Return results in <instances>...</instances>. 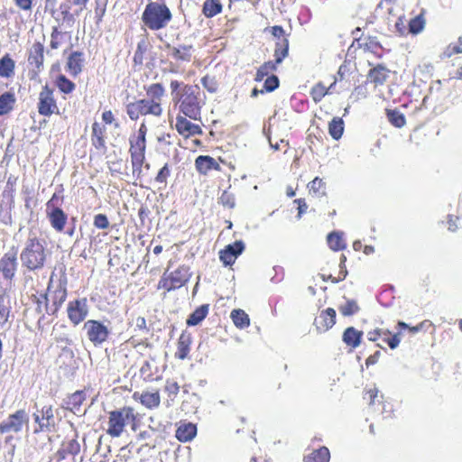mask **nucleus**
I'll return each instance as SVG.
<instances>
[{
	"instance_id": "nucleus-57",
	"label": "nucleus",
	"mask_w": 462,
	"mask_h": 462,
	"mask_svg": "<svg viewBox=\"0 0 462 462\" xmlns=\"http://www.w3.org/2000/svg\"><path fill=\"white\" fill-rule=\"evenodd\" d=\"M171 167L168 163H165L158 171L155 176V182L159 184H163V187H166L167 180L171 176Z\"/></svg>"
},
{
	"instance_id": "nucleus-34",
	"label": "nucleus",
	"mask_w": 462,
	"mask_h": 462,
	"mask_svg": "<svg viewBox=\"0 0 462 462\" xmlns=\"http://www.w3.org/2000/svg\"><path fill=\"white\" fill-rule=\"evenodd\" d=\"M17 98L14 91H5L0 95V116L9 115L15 107Z\"/></svg>"
},
{
	"instance_id": "nucleus-56",
	"label": "nucleus",
	"mask_w": 462,
	"mask_h": 462,
	"mask_svg": "<svg viewBox=\"0 0 462 462\" xmlns=\"http://www.w3.org/2000/svg\"><path fill=\"white\" fill-rule=\"evenodd\" d=\"M164 391L171 401H174L180 393V385L176 381L167 380L165 383Z\"/></svg>"
},
{
	"instance_id": "nucleus-6",
	"label": "nucleus",
	"mask_w": 462,
	"mask_h": 462,
	"mask_svg": "<svg viewBox=\"0 0 462 462\" xmlns=\"http://www.w3.org/2000/svg\"><path fill=\"white\" fill-rule=\"evenodd\" d=\"M148 128L144 123L141 124L136 133L129 137V154L133 174L140 176L146 160V134Z\"/></svg>"
},
{
	"instance_id": "nucleus-44",
	"label": "nucleus",
	"mask_w": 462,
	"mask_h": 462,
	"mask_svg": "<svg viewBox=\"0 0 462 462\" xmlns=\"http://www.w3.org/2000/svg\"><path fill=\"white\" fill-rule=\"evenodd\" d=\"M308 189L309 193L317 198L324 197L327 194L326 182L319 177L314 178V180L309 182Z\"/></svg>"
},
{
	"instance_id": "nucleus-64",
	"label": "nucleus",
	"mask_w": 462,
	"mask_h": 462,
	"mask_svg": "<svg viewBox=\"0 0 462 462\" xmlns=\"http://www.w3.org/2000/svg\"><path fill=\"white\" fill-rule=\"evenodd\" d=\"M271 34L277 39V41H280L282 38H288L285 34L284 29L281 25H274L272 26L270 29Z\"/></svg>"
},
{
	"instance_id": "nucleus-59",
	"label": "nucleus",
	"mask_w": 462,
	"mask_h": 462,
	"mask_svg": "<svg viewBox=\"0 0 462 462\" xmlns=\"http://www.w3.org/2000/svg\"><path fill=\"white\" fill-rule=\"evenodd\" d=\"M60 14L62 16L63 23H74V21H75L74 15L70 13V5L69 4H66V3L60 4Z\"/></svg>"
},
{
	"instance_id": "nucleus-32",
	"label": "nucleus",
	"mask_w": 462,
	"mask_h": 462,
	"mask_svg": "<svg viewBox=\"0 0 462 462\" xmlns=\"http://www.w3.org/2000/svg\"><path fill=\"white\" fill-rule=\"evenodd\" d=\"M191 335L187 331H182L177 342V350L174 354L175 358L184 360L188 357L190 351Z\"/></svg>"
},
{
	"instance_id": "nucleus-8",
	"label": "nucleus",
	"mask_w": 462,
	"mask_h": 462,
	"mask_svg": "<svg viewBox=\"0 0 462 462\" xmlns=\"http://www.w3.org/2000/svg\"><path fill=\"white\" fill-rule=\"evenodd\" d=\"M172 19V14L165 4L151 2L142 14V22L151 31L165 28Z\"/></svg>"
},
{
	"instance_id": "nucleus-10",
	"label": "nucleus",
	"mask_w": 462,
	"mask_h": 462,
	"mask_svg": "<svg viewBox=\"0 0 462 462\" xmlns=\"http://www.w3.org/2000/svg\"><path fill=\"white\" fill-rule=\"evenodd\" d=\"M63 202V197L53 193L51 198L46 203V217L51 226L57 232H64L68 222V215L60 208Z\"/></svg>"
},
{
	"instance_id": "nucleus-61",
	"label": "nucleus",
	"mask_w": 462,
	"mask_h": 462,
	"mask_svg": "<svg viewBox=\"0 0 462 462\" xmlns=\"http://www.w3.org/2000/svg\"><path fill=\"white\" fill-rule=\"evenodd\" d=\"M446 55L448 57H451L455 54H460L462 53V41L461 38H459L457 42L450 43L445 51Z\"/></svg>"
},
{
	"instance_id": "nucleus-63",
	"label": "nucleus",
	"mask_w": 462,
	"mask_h": 462,
	"mask_svg": "<svg viewBox=\"0 0 462 462\" xmlns=\"http://www.w3.org/2000/svg\"><path fill=\"white\" fill-rule=\"evenodd\" d=\"M350 73V62L345 60L338 68L337 76V80H343L345 77Z\"/></svg>"
},
{
	"instance_id": "nucleus-24",
	"label": "nucleus",
	"mask_w": 462,
	"mask_h": 462,
	"mask_svg": "<svg viewBox=\"0 0 462 462\" xmlns=\"http://www.w3.org/2000/svg\"><path fill=\"white\" fill-rule=\"evenodd\" d=\"M133 399L134 401L139 402L142 405L149 410L156 409L160 406L161 403V396L159 390H155L154 392H134L133 394Z\"/></svg>"
},
{
	"instance_id": "nucleus-51",
	"label": "nucleus",
	"mask_w": 462,
	"mask_h": 462,
	"mask_svg": "<svg viewBox=\"0 0 462 462\" xmlns=\"http://www.w3.org/2000/svg\"><path fill=\"white\" fill-rule=\"evenodd\" d=\"M430 322L429 320H424L416 326H410L409 324L405 323L404 321L400 320L397 322L396 328H397V331L402 332V329H407V330H409L410 333L415 334V333L420 331L421 329H423L426 326H430Z\"/></svg>"
},
{
	"instance_id": "nucleus-7",
	"label": "nucleus",
	"mask_w": 462,
	"mask_h": 462,
	"mask_svg": "<svg viewBox=\"0 0 462 462\" xmlns=\"http://www.w3.org/2000/svg\"><path fill=\"white\" fill-rule=\"evenodd\" d=\"M68 278L65 272H62L60 278L54 285L53 273L51 275L47 291L48 301L46 303V314L50 316H57L60 309L65 302L68 296Z\"/></svg>"
},
{
	"instance_id": "nucleus-3",
	"label": "nucleus",
	"mask_w": 462,
	"mask_h": 462,
	"mask_svg": "<svg viewBox=\"0 0 462 462\" xmlns=\"http://www.w3.org/2000/svg\"><path fill=\"white\" fill-rule=\"evenodd\" d=\"M145 97L126 105V114L133 121L141 116L161 117L163 115L165 88L162 83H152L144 87Z\"/></svg>"
},
{
	"instance_id": "nucleus-54",
	"label": "nucleus",
	"mask_w": 462,
	"mask_h": 462,
	"mask_svg": "<svg viewBox=\"0 0 462 462\" xmlns=\"http://www.w3.org/2000/svg\"><path fill=\"white\" fill-rule=\"evenodd\" d=\"M359 306L356 300H347L339 307V311L343 316H352L359 311Z\"/></svg>"
},
{
	"instance_id": "nucleus-25",
	"label": "nucleus",
	"mask_w": 462,
	"mask_h": 462,
	"mask_svg": "<svg viewBox=\"0 0 462 462\" xmlns=\"http://www.w3.org/2000/svg\"><path fill=\"white\" fill-rule=\"evenodd\" d=\"M195 167L201 175H208L211 171H221V167L217 160L209 155L198 156L195 160Z\"/></svg>"
},
{
	"instance_id": "nucleus-27",
	"label": "nucleus",
	"mask_w": 462,
	"mask_h": 462,
	"mask_svg": "<svg viewBox=\"0 0 462 462\" xmlns=\"http://www.w3.org/2000/svg\"><path fill=\"white\" fill-rule=\"evenodd\" d=\"M106 130L104 125L98 122H94L91 127V143L98 151H105Z\"/></svg>"
},
{
	"instance_id": "nucleus-14",
	"label": "nucleus",
	"mask_w": 462,
	"mask_h": 462,
	"mask_svg": "<svg viewBox=\"0 0 462 462\" xmlns=\"http://www.w3.org/2000/svg\"><path fill=\"white\" fill-rule=\"evenodd\" d=\"M33 420L37 426L34 433L51 431L55 427L54 410L52 405H44L40 411L33 413Z\"/></svg>"
},
{
	"instance_id": "nucleus-40",
	"label": "nucleus",
	"mask_w": 462,
	"mask_h": 462,
	"mask_svg": "<svg viewBox=\"0 0 462 462\" xmlns=\"http://www.w3.org/2000/svg\"><path fill=\"white\" fill-rule=\"evenodd\" d=\"M289 39L282 38L280 41H276L274 48V60L276 63H282L285 58L289 55Z\"/></svg>"
},
{
	"instance_id": "nucleus-35",
	"label": "nucleus",
	"mask_w": 462,
	"mask_h": 462,
	"mask_svg": "<svg viewBox=\"0 0 462 462\" xmlns=\"http://www.w3.org/2000/svg\"><path fill=\"white\" fill-rule=\"evenodd\" d=\"M197 434V426L191 422L180 423L176 430V438L181 442L190 441Z\"/></svg>"
},
{
	"instance_id": "nucleus-53",
	"label": "nucleus",
	"mask_w": 462,
	"mask_h": 462,
	"mask_svg": "<svg viewBox=\"0 0 462 462\" xmlns=\"http://www.w3.org/2000/svg\"><path fill=\"white\" fill-rule=\"evenodd\" d=\"M280 81L277 76L270 75L268 76L263 83V89H260L261 94H264L266 92H273L276 88H279Z\"/></svg>"
},
{
	"instance_id": "nucleus-62",
	"label": "nucleus",
	"mask_w": 462,
	"mask_h": 462,
	"mask_svg": "<svg viewBox=\"0 0 462 462\" xmlns=\"http://www.w3.org/2000/svg\"><path fill=\"white\" fill-rule=\"evenodd\" d=\"M201 84L211 93L216 92L217 89V82L208 75H206L201 79Z\"/></svg>"
},
{
	"instance_id": "nucleus-30",
	"label": "nucleus",
	"mask_w": 462,
	"mask_h": 462,
	"mask_svg": "<svg viewBox=\"0 0 462 462\" xmlns=\"http://www.w3.org/2000/svg\"><path fill=\"white\" fill-rule=\"evenodd\" d=\"M337 82V79L334 77L333 82L328 87H326L322 81L315 83L310 90V96L313 102L318 104L321 102L326 96L332 94V89L336 86Z\"/></svg>"
},
{
	"instance_id": "nucleus-22",
	"label": "nucleus",
	"mask_w": 462,
	"mask_h": 462,
	"mask_svg": "<svg viewBox=\"0 0 462 462\" xmlns=\"http://www.w3.org/2000/svg\"><path fill=\"white\" fill-rule=\"evenodd\" d=\"M80 452V444L76 439H64L60 448L56 451L54 457L56 462H61L69 457H76Z\"/></svg>"
},
{
	"instance_id": "nucleus-39",
	"label": "nucleus",
	"mask_w": 462,
	"mask_h": 462,
	"mask_svg": "<svg viewBox=\"0 0 462 462\" xmlns=\"http://www.w3.org/2000/svg\"><path fill=\"white\" fill-rule=\"evenodd\" d=\"M330 452L327 447H320L311 453L304 456L303 462H328Z\"/></svg>"
},
{
	"instance_id": "nucleus-36",
	"label": "nucleus",
	"mask_w": 462,
	"mask_h": 462,
	"mask_svg": "<svg viewBox=\"0 0 462 462\" xmlns=\"http://www.w3.org/2000/svg\"><path fill=\"white\" fill-rule=\"evenodd\" d=\"M15 73V61L9 53L0 59V78L11 79Z\"/></svg>"
},
{
	"instance_id": "nucleus-37",
	"label": "nucleus",
	"mask_w": 462,
	"mask_h": 462,
	"mask_svg": "<svg viewBox=\"0 0 462 462\" xmlns=\"http://www.w3.org/2000/svg\"><path fill=\"white\" fill-rule=\"evenodd\" d=\"M209 304H202L189 316L186 324L189 327L199 325L208 314Z\"/></svg>"
},
{
	"instance_id": "nucleus-5",
	"label": "nucleus",
	"mask_w": 462,
	"mask_h": 462,
	"mask_svg": "<svg viewBox=\"0 0 462 462\" xmlns=\"http://www.w3.org/2000/svg\"><path fill=\"white\" fill-rule=\"evenodd\" d=\"M20 259L23 266L30 272L44 267L47 260L44 243L38 237H29L21 252Z\"/></svg>"
},
{
	"instance_id": "nucleus-15",
	"label": "nucleus",
	"mask_w": 462,
	"mask_h": 462,
	"mask_svg": "<svg viewBox=\"0 0 462 462\" xmlns=\"http://www.w3.org/2000/svg\"><path fill=\"white\" fill-rule=\"evenodd\" d=\"M174 128L185 140L197 135L201 136L204 134L199 125L191 122V119L183 114L177 115Z\"/></svg>"
},
{
	"instance_id": "nucleus-60",
	"label": "nucleus",
	"mask_w": 462,
	"mask_h": 462,
	"mask_svg": "<svg viewBox=\"0 0 462 462\" xmlns=\"http://www.w3.org/2000/svg\"><path fill=\"white\" fill-rule=\"evenodd\" d=\"M94 226L98 229H106L109 226V221L105 214H97L94 217Z\"/></svg>"
},
{
	"instance_id": "nucleus-50",
	"label": "nucleus",
	"mask_w": 462,
	"mask_h": 462,
	"mask_svg": "<svg viewBox=\"0 0 462 462\" xmlns=\"http://www.w3.org/2000/svg\"><path fill=\"white\" fill-rule=\"evenodd\" d=\"M86 400V394L83 391H76L74 393L69 396L68 405L70 410L79 409L84 401Z\"/></svg>"
},
{
	"instance_id": "nucleus-42",
	"label": "nucleus",
	"mask_w": 462,
	"mask_h": 462,
	"mask_svg": "<svg viewBox=\"0 0 462 462\" xmlns=\"http://www.w3.org/2000/svg\"><path fill=\"white\" fill-rule=\"evenodd\" d=\"M54 84L58 89L65 95L71 94L76 88V84L63 74H60L56 77Z\"/></svg>"
},
{
	"instance_id": "nucleus-26",
	"label": "nucleus",
	"mask_w": 462,
	"mask_h": 462,
	"mask_svg": "<svg viewBox=\"0 0 462 462\" xmlns=\"http://www.w3.org/2000/svg\"><path fill=\"white\" fill-rule=\"evenodd\" d=\"M390 70L386 66L378 64L371 69L366 76V81L374 84V87L383 85L389 78Z\"/></svg>"
},
{
	"instance_id": "nucleus-43",
	"label": "nucleus",
	"mask_w": 462,
	"mask_h": 462,
	"mask_svg": "<svg viewBox=\"0 0 462 462\" xmlns=\"http://www.w3.org/2000/svg\"><path fill=\"white\" fill-rule=\"evenodd\" d=\"M230 318L232 319L235 326L238 328H245L250 325L248 314L241 309L233 310L231 311Z\"/></svg>"
},
{
	"instance_id": "nucleus-18",
	"label": "nucleus",
	"mask_w": 462,
	"mask_h": 462,
	"mask_svg": "<svg viewBox=\"0 0 462 462\" xmlns=\"http://www.w3.org/2000/svg\"><path fill=\"white\" fill-rule=\"evenodd\" d=\"M67 314L69 321L78 326L88 314V301L86 298L70 300L67 306Z\"/></svg>"
},
{
	"instance_id": "nucleus-1",
	"label": "nucleus",
	"mask_w": 462,
	"mask_h": 462,
	"mask_svg": "<svg viewBox=\"0 0 462 462\" xmlns=\"http://www.w3.org/2000/svg\"><path fill=\"white\" fill-rule=\"evenodd\" d=\"M172 101L179 109V114L197 121L201 119L202 108L206 105V95L198 85L185 84L171 80L170 84Z\"/></svg>"
},
{
	"instance_id": "nucleus-12",
	"label": "nucleus",
	"mask_w": 462,
	"mask_h": 462,
	"mask_svg": "<svg viewBox=\"0 0 462 462\" xmlns=\"http://www.w3.org/2000/svg\"><path fill=\"white\" fill-rule=\"evenodd\" d=\"M29 422V412L25 409H19L0 422V433H20L24 428H28Z\"/></svg>"
},
{
	"instance_id": "nucleus-11",
	"label": "nucleus",
	"mask_w": 462,
	"mask_h": 462,
	"mask_svg": "<svg viewBox=\"0 0 462 462\" xmlns=\"http://www.w3.org/2000/svg\"><path fill=\"white\" fill-rule=\"evenodd\" d=\"M187 273L188 269L183 265L172 272L165 271L157 284V290H164L169 292L181 288L189 281Z\"/></svg>"
},
{
	"instance_id": "nucleus-47",
	"label": "nucleus",
	"mask_w": 462,
	"mask_h": 462,
	"mask_svg": "<svg viewBox=\"0 0 462 462\" xmlns=\"http://www.w3.org/2000/svg\"><path fill=\"white\" fill-rule=\"evenodd\" d=\"M328 133L335 140L341 138L344 133V122L340 117H334L328 124Z\"/></svg>"
},
{
	"instance_id": "nucleus-33",
	"label": "nucleus",
	"mask_w": 462,
	"mask_h": 462,
	"mask_svg": "<svg viewBox=\"0 0 462 462\" xmlns=\"http://www.w3.org/2000/svg\"><path fill=\"white\" fill-rule=\"evenodd\" d=\"M167 48L171 50V56L177 61H186L189 62L191 60L193 53V46L181 44L179 46H171L167 45Z\"/></svg>"
},
{
	"instance_id": "nucleus-49",
	"label": "nucleus",
	"mask_w": 462,
	"mask_h": 462,
	"mask_svg": "<svg viewBox=\"0 0 462 462\" xmlns=\"http://www.w3.org/2000/svg\"><path fill=\"white\" fill-rule=\"evenodd\" d=\"M149 42L146 39L141 40L137 43V47L134 55V62L136 65H142L143 63L144 55L148 51Z\"/></svg>"
},
{
	"instance_id": "nucleus-52",
	"label": "nucleus",
	"mask_w": 462,
	"mask_h": 462,
	"mask_svg": "<svg viewBox=\"0 0 462 462\" xmlns=\"http://www.w3.org/2000/svg\"><path fill=\"white\" fill-rule=\"evenodd\" d=\"M33 302L36 304V311L42 314V317L39 319V323L44 318V312L46 313V303L48 301V295L45 293L41 294L40 296L33 295Z\"/></svg>"
},
{
	"instance_id": "nucleus-48",
	"label": "nucleus",
	"mask_w": 462,
	"mask_h": 462,
	"mask_svg": "<svg viewBox=\"0 0 462 462\" xmlns=\"http://www.w3.org/2000/svg\"><path fill=\"white\" fill-rule=\"evenodd\" d=\"M328 245L334 251H340L346 248V243L343 236L338 232H332L328 236Z\"/></svg>"
},
{
	"instance_id": "nucleus-16",
	"label": "nucleus",
	"mask_w": 462,
	"mask_h": 462,
	"mask_svg": "<svg viewBox=\"0 0 462 462\" xmlns=\"http://www.w3.org/2000/svg\"><path fill=\"white\" fill-rule=\"evenodd\" d=\"M18 270L17 250L13 247L0 258V274L5 281H13Z\"/></svg>"
},
{
	"instance_id": "nucleus-23",
	"label": "nucleus",
	"mask_w": 462,
	"mask_h": 462,
	"mask_svg": "<svg viewBox=\"0 0 462 462\" xmlns=\"http://www.w3.org/2000/svg\"><path fill=\"white\" fill-rule=\"evenodd\" d=\"M336 310L333 308H327L315 318L314 326L319 332L330 329L336 323Z\"/></svg>"
},
{
	"instance_id": "nucleus-21",
	"label": "nucleus",
	"mask_w": 462,
	"mask_h": 462,
	"mask_svg": "<svg viewBox=\"0 0 462 462\" xmlns=\"http://www.w3.org/2000/svg\"><path fill=\"white\" fill-rule=\"evenodd\" d=\"M364 399L366 400L367 403L374 407L375 410L380 411L382 414L390 413L392 411V406L390 403H385L383 396L379 394L377 388H370L365 391Z\"/></svg>"
},
{
	"instance_id": "nucleus-17",
	"label": "nucleus",
	"mask_w": 462,
	"mask_h": 462,
	"mask_svg": "<svg viewBox=\"0 0 462 462\" xmlns=\"http://www.w3.org/2000/svg\"><path fill=\"white\" fill-rule=\"evenodd\" d=\"M367 338L372 342L382 341V343L388 346L391 349H395L401 342V331L393 333L389 329L376 328L368 331Z\"/></svg>"
},
{
	"instance_id": "nucleus-58",
	"label": "nucleus",
	"mask_w": 462,
	"mask_h": 462,
	"mask_svg": "<svg viewBox=\"0 0 462 462\" xmlns=\"http://www.w3.org/2000/svg\"><path fill=\"white\" fill-rule=\"evenodd\" d=\"M106 10V0H96V6H95V18L96 23H99Z\"/></svg>"
},
{
	"instance_id": "nucleus-45",
	"label": "nucleus",
	"mask_w": 462,
	"mask_h": 462,
	"mask_svg": "<svg viewBox=\"0 0 462 462\" xmlns=\"http://www.w3.org/2000/svg\"><path fill=\"white\" fill-rule=\"evenodd\" d=\"M280 63H276L275 60H268L263 62L256 71L254 80L262 81L265 77L270 76L271 73L277 69Z\"/></svg>"
},
{
	"instance_id": "nucleus-38",
	"label": "nucleus",
	"mask_w": 462,
	"mask_h": 462,
	"mask_svg": "<svg viewBox=\"0 0 462 462\" xmlns=\"http://www.w3.org/2000/svg\"><path fill=\"white\" fill-rule=\"evenodd\" d=\"M223 5L220 0H205L202 14L206 18H212L222 13Z\"/></svg>"
},
{
	"instance_id": "nucleus-4",
	"label": "nucleus",
	"mask_w": 462,
	"mask_h": 462,
	"mask_svg": "<svg viewBox=\"0 0 462 462\" xmlns=\"http://www.w3.org/2000/svg\"><path fill=\"white\" fill-rule=\"evenodd\" d=\"M106 418L103 430L112 439L121 437L127 426H130L133 430H136L138 426V413L132 406H123L109 411Z\"/></svg>"
},
{
	"instance_id": "nucleus-9",
	"label": "nucleus",
	"mask_w": 462,
	"mask_h": 462,
	"mask_svg": "<svg viewBox=\"0 0 462 462\" xmlns=\"http://www.w3.org/2000/svg\"><path fill=\"white\" fill-rule=\"evenodd\" d=\"M36 107L38 114L45 118L60 115L55 89L49 83H45V85L42 86L38 92Z\"/></svg>"
},
{
	"instance_id": "nucleus-31",
	"label": "nucleus",
	"mask_w": 462,
	"mask_h": 462,
	"mask_svg": "<svg viewBox=\"0 0 462 462\" xmlns=\"http://www.w3.org/2000/svg\"><path fill=\"white\" fill-rule=\"evenodd\" d=\"M363 335V331L348 327L343 332L342 340L350 350H354L360 346Z\"/></svg>"
},
{
	"instance_id": "nucleus-2",
	"label": "nucleus",
	"mask_w": 462,
	"mask_h": 462,
	"mask_svg": "<svg viewBox=\"0 0 462 462\" xmlns=\"http://www.w3.org/2000/svg\"><path fill=\"white\" fill-rule=\"evenodd\" d=\"M145 97L126 105V114L133 121L141 116L161 117L163 115L165 88L162 83H152L144 87Z\"/></svg>"
},
{
	"instance_id": "nucleus-46",
	"label": "nucleus",
	"mask_w": 462,
	"mask_h": 462,
	"mask_svg": "<svg viewBox=\"0 0 462 462\" xmlns=\"http://www.w3.org/2000/svg\"><path fill=\"white\" fill-rule=\"evenodd\" d=\"M385 114L388 121L394 127L402 128L406 125V118L399 110L387 108Z\"/></svg>"
},
{
	"instance_id": "nucleus-28",
	"label": "nucleus",
	"mask_w": 462,
	"mask_h": 462,
	"mask_svg": "<svg viewBox=\"0 0 462 462\" xmlns=\"http://www.w3.org/2000/svg\"><path fill=\"white\" fill-rule=\"evenodd\" d=\"M71 39V32L62 31L60 26H53L51 32L50 47L52 50H57L63 44L70 43Z\"/></svg>"
},
{
	"instance_id": "nucleus-29",
	"label": "nucleus",
	"mask_w": 462,
	"mask_h": 462,
	"mask_svg": "<svg viewBox=\"0 0 462 462\" xmlns=\"http://www.w3.org/2000/svg\"><path fill=\"white\" fill-rule=\"evenodd\" d=\"M84 54L81 51H72L66 61V69L73 77H77L82 71L84 65Z\"/></svg>"
},
{
	"instance_id": "nucleus-41",
	"label": "nucleus",
	"mask_w": 462,
	"mask_h": 462,
	"mask_svg": "<svg viewBox=\"0 0 462 462\" xmlns=\"http://www.w3.org/2000/svg\"><path fill=\"white\" fill-rule=\"evenodd\" d=\"M18 181V177L14 175H10L7 178L6 184L5 189L3 190L2 196L6 199L10 205L14 203V196L16 191V184Z\"/></svg>"
},
{
	"instance_id": "nucleus-19",
	"label": "nucleus",
	"mask_w": 462,
	"mask_h": 462,
	"mask_svg": "<svg viewBox=\"0 0 462 462\" xmlns=\"http://www.w3.org/2000/svg\"><path fill=\"white\" fill-rule=\"evenodd\" d=\"M45 47L41 41H35L27 51V61L29 66L32 67L36 72L43 69L45 60Z\"/></svg>"
},
{
	"instance_id": "nucleus-13",
	"label": "nucleus",
	"mask_w": 462,
	"mask_h": 462,
	"mask_svg": "<svg viewBox=\"0 0 462 462\" xmlns=\"http://www.w3.org/2000/svg\"><path fill=\"white\" fill-rule=\"evenodd\" d=\"M84 330L88 339L94 346H100L109 337V329L101 321L96 319H88L84 324Z\"/></svg>"
},
{
	"instance_id": "nucleus-20",
	"label": "nucleus",
	"mask_w": 462,
	"mask_h": 462,
	"mask_svg": "<svg viewBox=\"0 0 462 462\" xmlns=\"http://www.w3.org/2000/svg\"><path fill=\"white\" fill-rule=\"evenodd\" d=\"M244 250L245 244L243 241H236L233 244L226 245L224 249L219 251V260L225 266H231Z\"/></svg>"
},
{
	"instance_id": "nucleus-55",
	"label": "nucleus",
	"mask_w": 462,
	"mask_h": 462,
	"mask_svg": "<svg viewBox=\"0 0 462 462\" xmlns=\"http://www.w3.org/2000/svg\"><path fill=\"white\" fill-rule=\"evenodd\" d=\"M425 25V20L421 14L411 19L409 22V31L413 34L420 32Z\"/></svg>"
}]
</instances>
